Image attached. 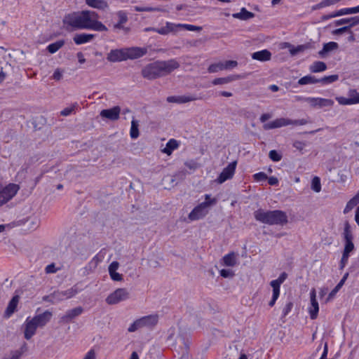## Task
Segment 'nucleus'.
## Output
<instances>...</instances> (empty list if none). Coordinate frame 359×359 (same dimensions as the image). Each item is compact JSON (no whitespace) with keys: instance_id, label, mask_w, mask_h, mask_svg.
Masks as SVG:
<instances>
[{"instance_id":"1","label":"nucleus","mask_w":359,"mask_h":359,"mask_svg":"<svg viewBox=\"0 0 359 359\" xmlns=\"http://www.w3.org/2000/svg\"><path fill=\"white\" fill-rule=\"evenodd\" d=\"M98 14L92 11H72L66 14L62 19L64 29L67 32L87 29L106 32L107 27L98 20Z\"/></svg>"},{"instance_id":"2","label":"nucleus","mask_w":359,"mask_h":359,"mask_svg":"<svg viewBox=\"0 0 359 359\" xmlns=\"http://www.w3.org/2000/svg\"><path fill=\"white\" fill-rule=\"evenodd\" d=\"M180 67L179 62L171 59L167 61H156L145 66L142 70L144 78L152 80L169 74Z\"/></svg>"},{"instance_id":"3","label":"nucleus","mask_w":359,"mask_h":359,"mask_svg":"<svg viewBox=\"0 0 359 359\" xmlns=\"http://www.w3.org/2000/svg\"><path fill=\"white\" fill-rule=\"evenodd\" d=\"M147 53L145 48L131 47L113 49L107 54V59L111 62L126 61L140 58Z\"/></svg>"},{"instance_id":"4","label":"nucleus","mask_w":359,"mask_h":359,"mask_svg":"<svg viewBox=\"0 0 359 359\" xmlns=\"http://www.w3.org/2000/svg\"><path fill=\"white\" fill-rule=\"evenodd\" d=\"M255 217L257 220L269 225H284L287 223V216L282 210H268L264 211L259 210L255 212Z\"/></svg>"},{"instance_id":"5","label":"nucleus","mask_w":359,"mask_h":359,"mask_svg":"<svg viewBox=\"0 0 359 359\" xmlns=\"http://www.w3.org/2000/svg\"><path fill=\"white\" fill-rule=\"evenodd\" d=\"M205 201L196 205L189 214V219L191 221L203 218L208 212V207L217 203L216 198H211L210 195L205 194Z\"/></svg>"},{"instance_id":"6","label":"nucleus","mask_w":359,"mask_h":359,"mask_svg":"<svg viewBox=\"0 0 359 359\" xmlns=\"http://www.w3.org/2000/svg\"><path fill=\"white\" fill-rule=\"evenodd\" d=\"M158 322V314H151L135 320L128 328L129 332H134L141 328L153 329Z\"/></svg>"},{"instance_id":"7","label":"nucleus","mask_w":359,"mask_h":359,"mask_svg":"<svg viewBox=\"0 0 359 359\" xmlns=\"http://www.w3.org/2000/svg\"><path fill=\"white\" fill-rule=\"evenodd\" d=\"M308 123L306 119L292 120L287 118H279L276 120L264 123L263 128L266 130L281 128L288 125L303 126Z\"/></svg>"},{"instance_id":"8","label":"nucleus","mask_w":359,"mask_h":359,"mask_svg":"<svg viewBox=\"0 0 359 359\" xmlns=\"http://www.w3.org/2000/svg\"><path fill=\"white\" fill-rule=\"evenodd\" d=\"M20 186L14 183H9L0 189V207L11 201L18 192Z\"/></svg>"},{"instance_id":"9","label":"nucleus","mask_w":359,"mask_h":359,"mask_svg":"<svg viewBox=\"0 0 359 359\" xmlns=\"http://www.w3.org/2000/svg\"><path fill=\"white\" fill-rule=\"evenodd\" d=\"M129 293L125 288H118L106 298V302L109 305L116 304L120 302L126 300Z\"/></svg>"},{"instance_id":"10","label":"nucleus","mask_w":359,"mask_h":359,"mask_svg":"<svg viewBox=\"0 0 359 359\" xmlns=\"http://www.w3.org/2000/svg\"><path fill=\"white\" fill-rule=\"evenodd\" d=\"M236 162H231L225 167L216 180L219 184H222L228 180L231 179L235 173Z\"/></svg>"},{"instance_id":"11","label":"nucleus","mask_w":359,"mask_h":359,"mask_svg":"<svg viewBox=\"0 0 359 359\" xmlns=\"http://www.w3.org/2000/svg\"><path fill=\"white\" fill-rule=\"evenodd\" d=\"M52 316V312L47 310L42 313L36 315L32 320L35 323L37 327H42L50 320Z\"/></svg>"},{"instance_id":"12","label":"nucleus","mask_w":359,"mask_h":359,"mask_svg":"<svg viewBox=\"0 0 359 359\" xmlns=\"http://www.w3.org/2000/svg\"><path fill=\"white\" fill-rule=\"evenodd\" d=\"M120 113V107L115 106L110 109H102L100 111V116L111 121H116L119 118Z\"/></svg>"},{"instance_id":"13","label":"nucleus","mask_w":359,"mask_h":359,"mask_svg":"<svg viewBox=\"0 0 359 359\" xmlns=\"http://www.w3.org/2000/svg\"><path fill=\"white\" fill-rule=\"evenodd\" d=\"M311 307L309 308L310 317L312 320L317 318L319 311L318 303L316 300V290L313 288L310 292Z\"/></svg>"},{"instance_id":"14","label":"nucleus","mask_w":359,"mask_h":359,"mask_svg":"<svg viewBox=\"0 0 359 359\" xmlns=\"http://www.w3.org/2000/svg\"><path fill=\"white\" fill-rule=\"evenodd\" d=\"M37 325L32 318L29 317L27 318L25 322V338L27 340L30 339L36 333Z\"/></svg>"},{"instance_id":"15","label":"nucleus","mask_w":359,"mask_h":359,"mask_svg":"<svg viewBox=\"0 0 359 359\" xmlns=\"http://www.w3.org/2000/svg\"><path fill=\"white\" fill-rule=\"evenodd\" d=\"M152 32L161 35H167L169 33H177V24L166 22L165 25L161 28H153Z\"/></svg>"},{"instance_id":"16","label":"nucleus","mask_w":359,"mask_h":359,"mask_svg":"<svg viewBox=\"0 0 359 359\" xmlns=\"http://www.w3.org/2000/svg\"><path fill=\"white\" fill-rule=\"evenodd\" d=\"M219 264L223 266H234L237 264V255L233 252L225 255L220 260Z\"/></svg>"},{"instance_id":"17","label":"nucleus","mask_w":359,"mask_h":359,"mask_svg":"<svg viewBox=\"0 0 359 359\" xmlns=\"http://www.w3.org/2000/svg\"><path fill=\"white\" fill-rule=\"evenodd\" d=\"M196 100H198V97L196 95L169 96L167 97V101L168 102H175L179 104L187 103Z\"/></svg>"},{"instance_id":"18","label":"nucleus","mask_w":359,"mask_h":359,"mask_svg":"<svg viewBox=\"0 0 359 359\" xmlns=\"http://www.w3.org/2000/svg\"><path fill=\"white\" fill-rule=\"evenodd\" d=\"M95 37V35L93 34L81 33V34H76L74 36L73 40H74V42L76 45H81V44L89 43Z\"/></svg>"},{"instance_id":"19","label":"nucleus","mask_w":359,"mask_h":359,"mask_svg":"<svg viewBox=\"0 0 359 359\" xmlns=\"http://www.w3.org/2000/svg\"><path fill=\"white\" fill-rule=\"evenodd\" d=\"M347 24L346 27H349L351 29V27L357 25L359 24V16H355L352 18H342L338 20H336L334 22V25L336 26H340L342 25Z\"/></svg>"},{"instance_id":"20","label":"nucleus","mask_w":359,"mask_h":359,"mask_svg":"<svg viewBox=\"0 0 359 359\" xmlns=\"http://www.w3.org/2000/svg\"><path fill=\"white\" fill-rule=\"evenodd\" d=\"M271 53L269 50L264 49L260 51L255 52L252 54L253 60H259L261 62H266L271 60Z\"/></svg>"},{"instance_id":"21","label":"nucleus","mask_w":359,"mask_h":359,"mask_svg":"<svg viewBox=\"0 0 359 359\" xmlns=\"http://www.w3.org/2000/svg\"><path fill=\"white\" fill-rule=\"evenodd\" d=\"M85 2L89 7L101 11H104L109 7L105 0H86Z\"/></svg>"},{"instance_id":"22","label":"nucleus","mask_w":359,"mask_h":359,"mask_svg":"<svg viewBox=\"0 0 359 359\" xmlns=\"http://www.w3.org/2000/svg\"><path fill=\"white\" fill-rule=\"evenodd\" d=\"M339 48V45L337 42L330 41L324 43L323 49L318 52V55L320 57H325L326 55L332 50H335Z\"/></svg>"},{"instance_id":"23","label":"nucleus","mask_w":359,"mask_h":359,"mask_svg":"<svg viewBox=\"0 0 359 359\" xmlns=\"http://www.w3.org/2000/svg\"><path fill=\"white\" fill-rule=\"evenodd\" d=\"M239 76L235 74L229 75L226 77L216 78L212 81V84L214 86L224 85L229 83L232 81H234L237 80Z\"/></svg>"},{"instance_id":"24","label":"nucleus","mask_w":359,"mask_h":359,"mask_svg":"<svg viewBox=\"0 0 359 359\" xmlns=\"http://www.w3.org/2000/svg\"><path fill=\"white\" fill-rule=\"evenodd\" d=\"M19 302V296L15 295L12 297L11 301L9 302L8 306L5 311V316L6 317H10L16 310L18 304Z\"/></svg>"},{"instance_id":"25","label":"nucleus","mask_w":359,"mask_h":359,"mask_svg":"<svg viewBox=\"0 0 359 359\" xmlns=\"http://www.w3.org/2000/svg\"><path fill=\"white\" fill-rule=\"evenodd\" d=\"M179 147L178 142L175 139H170L166 143L165 147L163 149V152L167 155H170L172 151Z\"/></svg>"},{"instance_id":"26","label":"nucleus","mask_w":359,"mask_h":359,"mask_svg":"<svg viewBox=\"0 0 359 359\" xmlns=\"http://www.w3.org/2000/svg\"><path fill=\"white\" fill-rule=\"evenodd\" d=\"M83 312V308L81 306H78L76 308H74L72 309L69 310L66 315L62 317V320H69L75 317L81 315Z\"/></svg>"},{"instance_id":"27","label":"nucleus","mask_w":359,"mask_h":359,"mask_svg":"<svg viewBox=\"0 0 359 359\" xmlns=\"http://www.w3.org/2000/svg\"><path fill=\"white\" fill-rule=\"evenodd\" d=\"M344 241H353V235L351 229V226L348 221L344 223V232L342 233Z\"/></svg>"},{"instance_id":"28","label":"nucleus","mask_w":359,"mask_h":359,"mask_svg":"<svg viewBox=\"0 0 359 359\" xmlns=\"http://www.w3.org/2000/svg\"><path fill=\"white\" fill-rule=\"evenodd\" d=\"M202 29L201 27L196 26L194 25L190 24H182V23H177V32L182 31V30H187V31H201Z\"/></svg>"},{"instance_id":"29","label":"nucleus","mask_w":359,"mask_h":359,"mask_svg":"<svg viewBox=\"0 0 359 359\" xmlns=\"http://www.w3.org/2000/svg\"><path fill=\"white\" fill-rule=\"evenodd\" d=\"M326 64L321 61L314 62L310 67L311 72L314 73L323 72L326 70Z\"/></svg>"},{"instance_id":"30","label":"nucleus","mask_w":359,"mask_h":359,"mask_svg":"<svg viewBox=\"0 0 359 359\" xmlns=\"http://www.w3.org/2000/svg\"><path fill=\"white\" fill-rule=\"evenodd\" d=\"M317 83H318V79H316V76L312 75L304 76L298 81V84L300 86L314 84Z\"/></svg>"},{"instance_id":"31","label":"nucleus","mask_w":359,"mask_h":359,"mask_svg":"<svg viewBox=\"0 0 359 359\" xmlns=\"http://www.w3.org/2000/svg\"><path fill=\"white\" fill-rule=\"evenodd\" d=\"M65 44L64 40H58L54 43H50L47 46V50L50 53H55L60 50Z\"/></svg>"},{"instance_id":"32","label":"nucleus","mask_w":359,"mask_h":359,"mask_svg":"<svg viewBox=\"0 0 359 359\" xmlns=\"http://www.w3.org/2000/svg\"><path fill=\"white\" fill-rule=\"evenodd\" d=\"M139 123L138 121L133 119L131 121V127L130 130V135L132 139H136L139 137Z\"/></svg>"},{"instance_id":"33","label":"nucleus","mask_w":359,"mask_h":359,"mask_svg":"<svg viewBox=\"0 0 359 359\" xmlns=\"http://www.w3.org/2000/svg\"><path fill=\"white\" fill-rule=\"evenodd\" d=\"M78 108L79 104L77 102H74L69 107H67L62 109L60 111V114L64 116H67L72 114H75Z\"/></svg>"},{"instance_id":"34","label":"nucleus","mask_w":359,"mask_h":359,"mask_svg":"<svg viewBox=\"0 0 359 359\" xmlns=\"http://www.w3.org/2000/svg\"><path fill=\"white\" fill-rule=\"evenodd\" d=\"M339 79V76L337 74L325 76L321 79H318V83H321L323 85L332 83Z\"/></svg>"},{"instance_id":"35","label":"nucleus","mask_w":359,"mask_h":359,"mask_svg":"<svg viewBox=\"0 0 359 359\" xmlns=\"http://www.w3.org/2000/svg\"><path fill=\"white\" fill-rule=\"evenodd\" d=\"M339 16L359 13V5L353 8H344L338 11Z\"/></svg>"},{"instance_id":"36","label":"nucleus","mask_w":359,"mask_h":359,"mask_svg":"<svg viewBox=\"0 0 359 359\" xmlns=\"http://www.w3.org/2000/svg\"><path fill=\"white\" fill-rule=\"evenodd\" d=\"M223 70V62H219L217 63L211 64L208 68V71L209 73H215Z\"/></svg>"},{"instance_id":"37","label":"nucleus","mask_w":359,"mask_h":359,"mask_svg":"<svg viewBox=\"0 0 359 359\" xmlns=\"http://www.w3.org/2000/svg\"><path fill=\"white\" fill-rule=\"evenodd\" d=\"M63 292H64L63 295L65 296V298L68 299L73 297L76 294H78L79 290H78L77 287L76 285H74L72 287H71L70 289L63 291Z\"/></svg>"},{"instance_id":"38","label":"nucleus","mask_w":359,"mask_h":359,"mask_svg":"<svg viewBox=\"0 0 359 359\" xmlns=\"http://www.w3.org/2000/svg\"><path fill=\"white\" fill-rule=\"evenodd\" d=\"M311 189L315 192H320L321 190L320 179L318 177H314L311 181Z\"/></svg>"},{"instance_id":"39","label":"nucleus","mask_w":359,"mask_h":359,"mask_svg":"<svg viewBox=\"0 0 359 359\" xmlns=\"http://www.w3.org/2000/svg\"><path fill=\"white\" fill-rule=\"evenodd\" d=\"M318 107H331L334 104V101L330 99L319 98L318 97Z\"/></svg>"},{"instance_id":"40","label":"nucleus","mask_w":359,"mask_h":359,"mask_svg":"<svg viewBox=\"0 0 359 359\" xmlns=\"http://www.w3.org/2000/svg\"><path fill=\"white\" fill-rule=\"evenodd\" d=\"M344 253L350 255V253L355 249L353 241H344Z\"/></svg>"},{"instance_id":"41","label":"nucleus","mask_w":359,"mask_h":359,"mask_svg":"<svg viewBox=\"0 0 359 359\" xmlns=\"http://www.w3.org/2000/svg\"><path fill=\"white\" fill-rule=\"evenodd\" d=\"M219 274L222 278H232L235 273L232 269H222L219 271Z\"/></svg>"},{"instance_id":"42","label":"nucleus","mask_w":359,"mask_h":359,"mask_svg":"<svg viewBox=\"0 0 359 359\" xmlns=\"http://www.w3.org/2000/svg\"><path fill=\"white\" fill-rule=\"evenodd\" d=\"M270 159L274 162L280 161L282 158V155L276 150H271L269 154Z\"/></svg>"},{"instance_id":"43","label":"nucleus","mask_w":359,"mask_h":359,"mask_svg":"<svg viewBox=\"0 0 359 359\" xmlns=\"http://www.w3.org/2000/svg\"><path fill=\"white\" fill-rule=\"evenodd\" d=\"M337 100L338 101V102L340 104H342V105L353 104L354 102H355V100H352L351 97L350 96L348 98H346L344 97H337Z\"/></svg>"},{"instance_id":"44","label":"nucleus","mask_w":359,"mask_h":359,"mask_svg":"<svg viewBox=\"0 0 359 359\" xmlns=\"http://www.w3.org/2000/svg\"><path fill=\"white\" fill-rule=\"evenodd\" d=\"M116 15L118 18V22L125 24L128 21V13L125 11H118L116 13Z\"/></svg>"},{"instance_id":"45","label":"nucleus","mask_w":359,"mask_h":359,"mask_svg":"<svg viewBox=\"0 0 359 359\" xmlns=\"http://www.w3.org/2000/svg\"><path fill=\"white\" fill-rule=\"evenodd\" d=\"M238 62L236 60H226L223 62L224 70L232 69L237 67Z\"/></svg>"},{"instance_id":"46","label":"nucleus","mask_w":359,"mask_h":359,"mask_svg":"<svg viewBox=\"0 0 359 359\" xmlns=\"http://www.w3.org/2000/svg\"><path fill=\"white\" fill-rule=\"evenodd\" d=\"M281 283L278 281L277 279L273 280L270 283V285L273 288V294H280V287Z\"/></svg>"},{"instance_id":"47","label":"nucleus","mask_w":359,"mask_h":359,"mask_svg":"<svg viewBox=\"0 0 359 359\" xmlns=\"http://www.w3.org/2000/svg\"><path fill=\"white\" fill-rule=\"evenodd\" d=\"M233 17L234 18L247 20V8H242L241 11L240 13H233Z\"/></svg>"},{"instance_id":"48","label":"nucleus","mask_w":359,"mask_h":359,"mask_svg":"<svg viewBox=\"0 0 359 359\" xmlns=\"http://www.w3.org/2000/svg\"><path fill=\"white\" fill-rule=\"evenodd\" d=\"M64 292L63 291H55L53 293L52 297L53 299L56 301H63L67 299L65 298V295H63Z\"/></svg>"},{"instance_id":"49","label":"nucleus","mask_w":359,"mask_h":359,"mask_svg":"<svg viewBox=\"0 0 359 359\" xmlns=\"http://www.w3.org/2000/svg\"><path fill=\"white\" fill-rule=\"evenodd\" d=\"M253 178L256 182H262L267 180V175L264 172H260L255 174Z\"/></svg>"},{"instance_id":"50","label":"nucleus","mask_w":359,"mask_h":359,"mask_svg":"<svg viewBox=\"0 0 359 359\" xmlns=\"http://www.w3.org/2000/svg\"><path fill=\"white\" fill-rule=\"evenodd\" d=\"M60 269L57 268L55 266V264L54 263H51L46 266L45 268V272L46 273H56Z\"/></svg>"},{"instance_id":"51","label":"nucleus","mask_w":359,"mask_h":359,"mask_svg":"<svg viewBox=\"0 0 359 359\" xmlns=\"http://www.w3.org/2000/svg\"><path fill=\"white\" fill-rule=\"evenodd\" d=\"M348 95L351 97L352 100H355L354 104L359 103V93L356 90H351L348 93Z\"/></svg>"},{"instance_id":"52","label":"nucleus","mask_w":359,"mask_h":359,"mask_svg":"<svg viewBox=\"0 0 359 359\" xmlns=\"http://www.w3.org/2000/svg\"><path fill=\"white\" fill-rule=\"evenodd\" d=\"M350 30H351V29L349 28V27L344 26V27L334 29L332 32V34L334 35H341V34H344V32H349Z\"/></svg>"},{"instance_id":"53","label":"nucleus","mask_w":359,"mask_h":359,"mask_svg":"<svg viewBox=\"0 0 359 359\" xmlns=\"http://www.w3.org/2000/svg\"><path fill=\"white\" fill-rule=\"evenodd\" d=\"M292 307H293V303L292 302H287L283 309V316L284 317L287 316L288 313L291 311Z\"/></svg>"},{"instance_id":"54","label":"nucleus","mask_w":359,"mask_h":359,"mask_svg":"<svg viewBox=\"0 0 359 359\" xmlns=\"http://www.w3.org/2000/svg\"><path fill=\"white\" fill-rule=\"evenodd\" d=\"M359 203V196L356 194L353 198H352L347 204L352 208V209L356 206Z\"/></svg>"},{"instance_id":"55","label":"nucleus","mask_w":359,"mask_h":359,"mask_svg":"<svg viewBox=\"0 0 359 359\" xmlns=\"http://www.w3.org/2000/svg\"><path fill=\"white\" fill-rule=\"evenodd\" d=\"M340 289L341 288L339 287L336 285L335 287L329 293L328 297L326 299V302L332 299Z\"/></svg>"},{"instance_id":"56","label":"nucleus","mask_w":359,"mask_h":359,"mask_svg":"<svg viewBox=\"0 0 359 359\" xmlns=\"http://www.w3.org/2000/svg\"><path fill=\"white\" fill-rule=\"evenodd\" d=\"M349 256H350V255L343 252L342 257L340 261V269H342L346 266V264L348 262Z\"/></svg>"},{"instance_id":"57","label":"nucleus","mask_w":359,"mask_h":359,"mask_svg":"<svg viewBox=\"0 0 359 359\" xmlns=\"http://www.w3.org/2000/svg\"><path fill=\"white\" fill-rule=\"evenodd\" d=\"M303 51H304V47L302 45H299L297 47H293L292 48H291L290 50V54L292 55H295L297 53H299L300 52H303Z\"/></svg>"},{"instance_id":"58","label":"nucleus","mask_w":359,"mask_h":359,"mask_svg":"<svg viewBox=\"0 0 359 359\" xmlns=\"http://www.w3.org/2000/svg\"><path fill=\"white\" fill-rule=\"evenodd\" d=\"M338 16H339V12L337 11L333 12V13H332L330 14H328V15H323L321 17V19H322V20L325 21V20H330V19H331L332 18H335V17H338Z\"/></svg>"},{"instance_id":"59","label":"nucleus","mask_w":359,"mask_h":359,"mask_svg":"<svg viewBox=\"0 0 359 359\" xmlns=\"http://www.w3.org/2000/svg\"><path fill=\"white\" fill-rule=\"evenodd\" d=\"M83 359H96L95 351L93 349L89 350L85 355Z\"/></svg>"},{"instance_id":"60","label":"nucleus","mask_w":359,"mask_h":359,"mask_svg":"<svg viewBox=\"0 0 359 359\" xmlns=\"http://www.w3.org/2000/svg\"><path fill=\"white\" fill-rule=\"evenodd\" d=\"M267 180H268L269 184H270L271 186H278V180L276 177H274V176H271L269 177H267Z\"/></svg>"},{"instance_id":"61","label":"nucleus","mask_w":359,"mask_h":359,"mask_svg":"<svg viewBox=\"0 0 359 359\" xmlns=\"http://www.w3.org/2000/svg\"><path fill=\"white\" fill-rule=\"evenodd\" d=\"M306 100L312 106V107H318V97H307Z\"/></svg>"},{"instance_id":"62","label":"nucleus","mask_w":359,"mask_h":359,"mask_svg":"<svg viewBox=\"0 0 359 359\" xmlns=\"http://www.w3.org/2000/svg\"><path fill=\"white\" fill-rule=\"evenodd\" d=\"M119 264L116 261L112 262L109 266V271H117Z\"/></svg>"},{"instance_id":"63","label":"nucleus","mask_w":359,"mask_h":359,"mask_svg":"<svg viewBox=\"0 0 359 359\" xmlns=\"http://www.w3.org/2000/svg\"><path fill=\"white\" fill-rule=\"evenodd\" d=\"M271 117H272V114L266 113V114H263L260 116L259 120L262 123H265L267 120L270 119Z\"/></svg>"},{"instance_id":"64","label":"nucleus","mask_w":359,"mask_h":359,"mask_svg":"<svg viewBox=\"0 0 359 359\" xmlns=\"http://www.w3.org/2000/svg\"><path fill=\"white\" fill-rule=\"evenodd\" d=\"M327 353H328V346H327V343L326 342L324 345L323 352L320 359H326Z\"/></svg>"}]
</instances>
